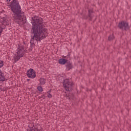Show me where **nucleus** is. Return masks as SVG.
I'll list each match as a JSON object with an SVG mask.
<instances>
[{"label":"nucleus","mask_w":131,"mask_h":131,"mask_svg":"<svg viewBox=\"0 0 131 131\" xmlns=\"http://www.w3.org/2000/svg\"><path fill=\"white\" fill-rule=\"evenodd\" d=\"M88 18H89V15L88 16H86V15L84 16V17H83V18L85 19V20H88Z\"/></svg>","instance_id":"obj_20"},{"label":"nucleus","mask_w":131,"mask_h":131,"mask_svg":"<svg viewBox=\"0 0 131 131\" xmlns=\"http://www.w3.org/2000/svg\"><path fill=\"white\" fill-rule=\"evenodd\" d=\"M16 53L17 57H16L17 59H16L15 62H17V61H19V60H20V58H22V57L24 56V51L21 49H19Z\"/></svg>","instance_id":"obj_7"},{"label":"nucleus","mask_w":131,"mask_h":131,"mask_svg":"<svg viewBox=\"0 0 131 131\" xmlns=\"http://www.w3.org/2000/svg\"><path fill=\"white\" fill-rule=\"evenodd\" d=\"M31 34L33 35L31 36V40H30V50H32L34 47H35V43H38V41H41L42 39H45V38H47V34L43 33L40 34L38 33H33L31 32Z\"/></svg>","instance_id":"obj_3"},{"label":"nucleus","mask_w":131,"mask_h":131,"mask_svg":"<svg viewBox=\"0 0 131 131\" xmlns=\"http://www.w3.org/2000/svg\"><path fill=\"white\" fill-rule=\"evenodd\" d=\"M69 60L68 59H65L64 58H60L58 60L59 64L60 65H65L66 64Z\"/></svg>","instance_id":"obj_11"},{"label":"nucleus","mask_w":131,"mask_h":131,"mask_svg":"<svg viewBox=\"0 0 131 131\" xmlns=\"http://www.w3.org/2000/svg\"><path fill=\"white\" fill-rule=\"evenodd\" d=\"M28 131H38V129L35 128L34 125L33 127H30V129L28 130Z\"/></svg>","instance_id":"obj_15"},{"label":"nucleus","mask_w":131,"mask_h":131,"mask_svg":"<svg viewBox=\"0 0 131 131\" xmlns=\"http://www.w3.org/2000/svg\"><path fill=\"white\" fill-rule=\"evenodd\" d=\"M66 97L68 98V99H73L74 98V94L69 93L68 96L67 95H66Z\"/></svg>","instance_id":"obj_13"},{"label":"nucleus","mask_w":131,"mask_h":131,"mask_svg":"<svg viewBox=\"0 0 131 131\" xmlns=\"http://www.w3.org/2000/svg\"><path fill=\"white\" fill-rule=\"evenodd\" d=\"M41 98H42V99H46V96L45 95H43L41 96Z\"/></svg>","instance_id":"obj_23"},{"label":"nucleus","mask_w":131,"mask_h":131,"mask_svg":"<svg viewBox=\"0 0 131 131\" xmlns=\"http://www.w3.org/2000/svg\"><path fill=\"white\" fill-rule=\"evenodd\" d=\"M48 98H52V94L50 93H48Z\"/></svg>","instance_id":"obj_19"},{"label":"nucleus","mask_w":131,"mask_h":131,"mask_svg":"<svg viewBox=\"0 0 131 131\" xmlns=\"http://www.w3.org/2000/svg\"><path fill=\"white\" fill-rule=\"evenodd\" d=\"M9 7H10L12 12L13 13L12 14V20H14V22L17 23V24H21V22L23 24L26 23V17H24L22 15V12L21 11V6L19 4V1L13 0L12 1Z\"/></svg>","instance_id":"obj_1"},{"label":"nucleus","mask_w":131,"mask_h":131,"mask_svg":"<svg viewBox=\"0 0 131 131\" xmlns=\"http://www.w3.org/2000/svg\"><path fill=\"white\" fill-rule=\"evenodd\" d=\"M51 92H52V90H49V91L47 92V93L50 94Z\"/></svg>","instance_id":"obj_25"},{"label":"nucleus","mask_w":131,"mask_h":131,"mask_svg":"<svg viewBox=\"0 0 131 131\" xmlns=\"http://www.w3.org/2000/svg\"><path fill=\"white\" fill-rule=\"evenodd\" d=\"M33 21L31 22L32 27L31 30V32L35 33H40L41 34H47L48 33V30L46 28H43L42 26V23L39 22H42V18L39 19L38 16H34L32 17Z\"/></svg>","instance_id":"obj_2"},{"label":"nucleus","mask_w":131,"mask_h":131,"mask_svg":"<svg viewBox=\"0 0 131 131\" xmlns=\"http://www.w3.org/2000/svg\"><path fill=\"white\" fill-rule=\"evenodd\" d=\"M27 81H30V79H27Z\"/></svg>","instance_id":"obj_27"},{"label":"nucleus","mask_w":131,"mask_h":131,"mask_svg":"<svg viewBox=\"0 0 131 131\" xmlns=\"http://www.w3.org/2000/svg\"><path fill=\"white\" fill-rule=\"evenodd\" d=\"M118 27H119L120 29H122V30H125V31L129 30L130 28L129 25H128V23L125 21L119 22L118 25Z\"/></svg>","instance_id":"obj_5"},{"label":"nucleus","mask_w":131,"mask_h":131,"mask_svg":"<svg viewBox=\"0 0 131 131\" xmlns=\"http://www.w3.org/2000/svg\"><path fill=\"white\" fill-rule=\"evenodd\" d=\"M63 86L66 91L70 92L72 89V86H73V82L70 81L69 79H66L63 81Z\"/></svg>","instance_id":"obj_4"},{"label":"nucleus","mask_w":131,"mask_h":131,"mask_svg":"<svg viewBox=\"0 0 131 131\" xmlns=\"http://www.w3.org/2000/svg\"><path fill=\"white\" fill-rule=\"evenodd\" d=\"M7 2H11V0H7Z\"/></svg>","instance_id":"obj_28"},{"label":"nucleus","mask_w":131,"mask_h":131,"mask_svg":"<svg viewBox=\"0 0 131 131\" xmlns=\"http://www.w3.org/2000/svg\"><path fill=\"white\" fill-rule=\"evenodd\" d=\"M27 75L29 78H35L36 77L35 71L33 69H30L27 71Z\"/></svg>","instance_id":"obj_6"},{"label":"nucleus","mask_w":131,"mask_h":131,"mask_svg":"<svg viewBox=\"0 0 131 131\" xmlns=\"http://www.w3.org/2000/svg\"><path fill=\"white\" fill-rule=\"evenodd\" d=\"M94 10L93 9H89L88 10V17L89 21H92L93 18H94Z\"/></svg>","instance_id":"obj_8"},{"label":"nucleus","mask_w":131,"mask_h":131,"mask_svg":"<svg viewBox=\"0 0 131 131\" xmlns=\"http://www.w3.org/2000/svg\"><path fill=\"white\" fill-rule=\"evenodd\" d=\"M5 22H6V20L4 19L3 20V23H5Z\"/></svg>","instance_id":"obj_26"},{"label":"nucleus","mask_w":131,"mask_h":131,"mask_svg":"<svg viewBox=\"0 0 131 131\" xmlns=\"http://www.w3.org/2000/svg\"><path fill=\"white\" fill-rule=\"evenodd\" d=\"M19 50H21V51H23L24 52V47H19Z\"/></svg>","instance_id":"obj_22"},{"label":"nucleus","mask_w":131,"mask_h":131,"mask_svg":"<svg viewBox=\"0 0 131 131\" xmlns=\"http://www.w3.org/2000/svg\"><path fill=\"white\" fill-rule=\"evenodd\" d=\"M1 91H2L3 92H5V90H4L2 87H0Z\"/></svg>","instance_id":"obj_24"},{"label":"nucleus","mask_w":131,"mask_h":131,"mask_svg":"<svg viewBox=\"0 0 131 131\" xmlns=\"http://www.w3.org/2000/svg\"><path fill=\"white\" fill-rule=\"evenodd\" d=\"M4 66V61L0 60V68H2Z\"/></svg>","instance_id":"obj_17"},{"label":"nucleus","mask_w":131,"mask_h":131,"mask_svg":"<svg viewBox=\"0 0 131 131\" xmlns=\"http://www.w3.org/2000/svg\"><path fill=\"white\" fill-rule=\"evenodd\" d=\"M37 89L38 91H39V92H42V91H43L42 87H41V86H38Z\"/></svg>","instance_id":"obj_16"},{"label":"nucleus","mask_w":131,"mask_h":131,"mask_svg":"<svg viewBox=\"0 0 131 131\" xmlns=\"http://www.w3.org/2000/svg\"><path fill=\"white\" fill-rule=\"evenodd\" d=\"M46 79L45 78H40L39 79V81H40V85H43L46 84Z\"/></svg>","instance_id":"obj_12"},{"label":"nucleus","mask_w":131,"mask_h":131,"mask_svg":"<svg viewBox=\"0 0 131 131\" xmlns=\"http://www.w3.org/2000/svg\"><path fill=\"white\" fill-rule=\"evenodd\" d=\"M63 57L65 58V59H67V58H69L70 57V54L68 55L67 56H63Z\"/></svg>","instance_id":"obj_21"},{"label":"nucleus","mask_w":131,"mask_h":131,"mask_svg":"<svg viewBox=\"0 0 131 131\" xmlns=\"http://www.w3.org/2000/svg\"><path fill=\"white\" fill-rule=\"evenodd\" d=\"M6 80H7V79H6V77H5V74L3 72L2 70H0V83L6 81Z\"/></svg>","instance_id":"obj_10"},{"label":"nucleus","mask_w":131,"mask_h":131,"mask_svg":"<svg viewBox=\"0 0 131 131\" xmlns=\"http://www.w3.org/2000/svg\"><path fill=\"white\" fill-rule=\"evenodd\" d=\"M66 67L67 71H69V70L74 68L73 66L72 65V62H70L69 60L66 63Z\"/></svg>","instance_id":"obj_9"},{"label":"nucleus","mask_w":131,"mask_h":131,"mask_svg":"<svg viewBox=\"0 0 131 131\" xmlns=\"http://www.w3.org/2000/svg\"><path fill=\"white\" fill-rule=\"evenodd\" d=\"M3 30H4V28H3V27L0 26V31H1V32L0 33V35H2V33H3Z\"/></svg>","instance_id":"obj_18"},{"label":"nucleus","mask_w":131,"mask_h":131,"mask_svg":"<svg viewBox=\"0 0 131 131\" xmlns=\"http://www.w3.org/2000/svg\"><path fill=\"white\" fill-rule=\"evenodd\" d=\"M115 38V37H114V35L112 34V35H110V36L108 37V40L110 41L111 40H113Z\"/></svg>","instance_id":"obj_14"}]
</instances>
